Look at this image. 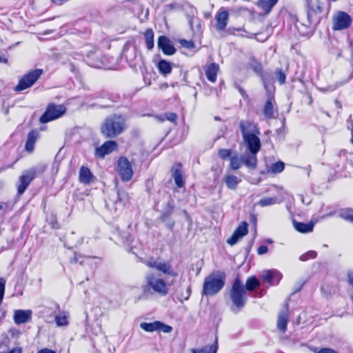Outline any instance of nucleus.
<instances>
[{"mask_svg":"<svg viewBox=\"0 0 353 353\" xmlns=\"http://www.w3.org/2000/svg\"><path fill=\"white\" fill-rule=\"evenodd\" d=\"M225 274L221 271H215L209 274L203 284V294L214 296L220 292L225 285Z\"/></svg>","mask_w":353,"mask_h":353,"instance_id":"nucleus-3","label":"nucleus"},{"mask_svg":"<svg viewBox=\"0 0 353 353\" xmlns=\"http://www.w3.org/2000/svg\"><path fill=\"white\" fill-rule=\"evenodd\" d=\"M190 293H191L190 286H188L187 288L185 294L181 295V301H183V300H185V301L188 300L190 296Z\"/></svg>","mask_w":353,"mask_h":353,"instance_id":"nucleus-51","label":"nucleus"},{"mask_svg":"<svg viewBox=\"0 0 353 353\" xmlns=\"http://www.w3.org/2000/svg\"><path fill=\"white\" fill-rule=\"evenodd\" d=\"M230 298L233 304L239 307H243L247 300L246 292L244 289L243 283L239 279H236L231 289Z\"/></svg>","mask_w":353,"mask_h":353,"instance_id":"nucleus-4","label":"nucleus"},{"mask_svg":"<svg viewBox=\"0 0 353 353\" xmlns=\"http://www.w3.org/2000/svg\"><path fill=\"white\" fill-rule=\"evenodd\" d=\"M273 101L274 98L271 96H269L264 106L263 114L268 119L272 118L274 116Z\"/></svg>","mask_w":353,"mask_h":353,"instance_id":"nucleus-29","label":"nucleus"},{"mask_svg":"<svg viewBox=\"0 0 353 353\" xmlns=\"http://www.w3.org/2000/svg\"><path fill=\"white\" fill-rule=\"evenodd\" d=\"M172 327L164 325L163 323H161V325L159 326V330L162 331L164 333H169L172 331Z\"/></svg>","mask_w":353,"mask_h":353,"instance_id":"nucleus-50","label":"nucleus"},{"mask_svg":"<svg viewBox=\"0 0 353 353\" xmlns=\"http://www.w3.org/2000/svg\"><path fill=\"white\" fill-rule=\"evenodd\" d=\"M157 118L161 121H163L167 119L171 122H174L177 119V114L173 112H168L164 116H158Z\"/></svg>","mask_w":353,"mask_h":353,"instance_id":"nucleus-42","label":"nucleus"},{"mask_svg":"<svg viewBox=\"0 0 353 353\" xmlns=\"http://www.w3.org/2000/svg\"><path fill=\"white\" fill-rule=\"evenodd\" d=\"M174 208V203L173 200L171 199L167 203V208L165 209V214L167 216L170 215L172 213Z\"/></svg>","mask_w":353,"mask_h":353,"instance_id":"nucleus-48","label":"nucleus"},{"mask_svg":"<svg viewBox=\"0 0 353 353\" xmlns=\"http://www.w3.org/2000/svg\"><path fill=\"white\" fill-rule=\"evenodd\" d=\"M278 0H259L258 6L261 8L265 13H268L277 3Z\"/></svg>","mask_w":353,"mask_h":353,"instance_id":"nucleus-30","label":"nucleus"},{"mask_svg":"<svg viewBox=\"0 0 353 353\" xmlns=\"http://www.w3.org/2000/svg\"><path fill=\"white\" fill-rule=\"evenodd\" d=\"M285 168V164L282 161H278L273 163L269 169V172L273 174L281 172Z\"/></svg>","mask_w":353,"mask_h":353,"instance_id":"nucleus-40","label":"nucleus"},{"mask_svg":"<svg viewBox=\"0 0 353 353\" xmlns=\"http://www.w3.org/2000/svg\"><path fill=\"white\" fill-rule=\"evenodd\" d=\"M7 208L8 210L10 209L8 203H1V202H0V210H5V209H7Z\"/></svg>","mask_w":353,"mask_h":353,"instance_id":"nucleus-57","label":"nucleus"},{"mask_svg":"<svg viewBox=\"0 0 353 353\" xmlns=\"http://www.w3.org/2000/svg\"><path fill=\"white\" fill-rule=\"evenodd\" d=\"M145 284L143 292L146 293H155L160 296H165L169 292L170 284L162 278L161 274L148 273L145 275Z\"/></svg>","mask_w":353,"mask_h":353,"instance_id":"nucleus-1","label":"nucleus"},{"mask_svg":"<svg viewBox=\"0 0 353 353\" xmlns=\"http://www.w3.org/2000/svg\"><path fill=\"white\" fill-rule=\"evenodd\" d=\"M332 28L334 30H342L348 28L352 23V17L346 12L337 11L332 17Z\"/></svg>","mask_w":353,"mask_h":353,"instance_id":"nucleus-10","label":"nucleus"},{"mask_svg":"<svg viewBox=\"0 0 353 353\" xmlns=\"http://www.w3.org/2000/svg\"><path fill=\"white\" fill-rule=\"evenodd\" d=\"M7 59L2 55L0 54V63H6Z\"/></svg>","mask_w":353,"mask_h":353,"instance_id":"nucleus-62","label":"nucleus"},{"mask_svg":"<svg viewBox=\"0 0 353 353\" xmlns=\"http://www.w3.org/2000/svg\"><path fill=\"white\" fill-rule=\"evenodd\" d=\"M190 26L192 31L200 33L201 32L202 23L201 21L197 18H192L189 21Z\"/></svg>","mask_w":353,"mask_h":353,"instance_id":"nucleus-38","label":"nucleus"},{"mask_svg":"<svg viewBox=\"0 0 353 353\" xmlns=\"http://www.w3.org/2000/svg\"><path fill=\"white\" fill-rule=\"evenodd\" d=\"M6 280L3 278H0V305L1 304L5 293Z\"/></svg>","mask_w":353,"mask_h":353,"instance_id":"nucleus-46","label":"nucleus"},{"mask_svg":"<svg viewBox=\"0 0 353 353\" xmlns=\"http://www.w3.org/2000/svg\"><path fill=\"white\" fill-rule=\"evenodd\" d=\"M128 201V195L125 192H118V199L117 201L121 202L123 204Z\"/></svg>","mask_w":353,"mask_h":353,"instance_id":"nucleus-47","label":"nucleus"},{"mask_svg":"<svg viewBox=\"0 0 353 353\" xmlns=\"http://www.w3.org/2000/svg\"><path fill=\"white\" fill-rule=\"evenodd\" d=\"M312 18L313 13L309 11L305 21H297L296 23V27L302 36H310L312 34L314 30V21Z\"/></svg>","mask_w":353,"mask_h":353,"instance_id":"nucleus-11","label":"nucleus"},{"mask_svg":"<svg viewBox=\"0 0 353 353\" xmlns=\"http://www.w3.org/2000/svg\"><path fill=\"white\" fill-rule=\"evenodd\" d=\"M239 128L243 138L254 134H260L259 128L257 125L250 121H241Z\"/></svg>","mask_w":353,"mask_h":353,"instance_id":"nucleus-12","label":"nucleus"},{"mask_svg":"<svg viewBox=\"0 0 353 353\" xmlns=\"http://www.w3.org/2000/svg\"><path fill=\"white\" fill-rule=\"evenodd\" d=\"M317 353H337V352L330 348H323V349L320 350Z\"/></svg>","mask_w":353,"mask_h":353,"instance_id":"nucleus-54","label":"nucleus"},{"mask_svg":"<svg viewBox=\"0 0 353 353\" xmlns=\"http://www.w3.org/2000/svg\"><path fill=\"white\" fill-rule=\"evenodd\" d=\"M66 112V107L63 105L50 103L45 112L41 115L39 121L46 123L62 117Z\"/></svg>","mask_w":353,"mask_h":353,"instance_id":"nucleus-5","label":"nucleus"},{"mask_svg":"<svg viewBox=\"0 0 353 353\" xmlns=\"http://www.w3.org/2000/svg\"><path fill=\"white\" fill-rule=\"evenodd\" d=\"M281 202V201L278 200L276 197H263L259 201V204L261 207H266Z\"/></svg>","mask_w":353,"mask_h":353,"instance_id":"nucleus-35","label":"nucleus"},{"mask_svg":"<svg viewBox=\"0 0 353 353\" xmlns=\"http://www.w3.org/2000/svg\"><path fill=\"white\" fill-rule=\"evenodd\" d=\"M52 1L55 4L61 5L63 2H65L68 0H52Z\"/></svg>","mask_w":353,"mask_h":353,"instance_id":"nucleus-61","label":"nucleus"},{"mask_svg":"<svg viewBox=\"0 0 353 353\" xmlns=\"http://www.w3.org/2000/svg\"><path fill=\"white\" fill-rule=\"evenodd\" d=\"M352 139H351V143L353 144V128L352 129Z\"/></svg>","mask_w":353,"mask_h":353,"instance_id":"nucleus-63","label":"nucleus"},{"mask_svg":"<svg viewBox=\"0 0 353 353\" xmlns=\"http://www.w3.org/2000/svg\"><path fill=\"white\" fill-rule=\"evenodd\" d=\"M37 172V169L36 168H31L22 172L17 183V194L19 195L24 193L30 183L36 177Z\"/></svg>","mask_w":353,"mask_h":353,"instance_id":"nucleus-7","label":"nucleus"},{"mask_svg":"<svg viewBox=\"0 0 353 353\" xmlns=\"http://www.w3.org/2000/svg\"><path fill=\"white\" fill-rule=\"evenodd\" d=\"M172 176L178 188H182L183 186L184 182L183 180V173L181 164L176 163L172 166Z\"/></svg>","mask_w":353,"mask_h":353,"instance_id":"nucleus-19","label":"nucleus"},{"mask_svg":"<svg viewBox=\"0 0 353 353\" xmlns=\"http://www.w3.org/2000/svg\"><path fill=\"white\" fill-rule=\"evenodd\" d=\"M236 88L238 89L239 93L241 94L243 98H244L245 99H248V95L247 94L245 90L243 88H241L239 85H236Z\"/></svg>","mask_w":353,"mask_h":353,"instance_id":"nucleus-52","label":"nucleus"},{"mask_svg":"<svg viewBox=\"0 0 353 353\" xmlns=\"http://www.w3.org/2000/svg\"><path fill=\"white\" fill-rule=\"evenodd\" d=\"M218 349L217 337L215 339L214 343L212 345H205L201 348L192 349V353H216Z\"/></svg>","mask_w":353,"mask_h":353,"instance_id":"nucleus-27","label":"nucleus"},{"mask_svg":"<svg viewBox=\"0 0 353 353\" xmlns=\"http://www.w3.org/2000/svg\"><path fill=\"white\" fill-rule=\"evenodd\" d=\"M259 281L256 277L249 278L246 281V289L252 291L259 285Z\"/></svg>","mask_w":353,"mask_h":353,"instance_id":"nucleus-41","label":"nucleus"},{"mask_svg":"<svg viewBox=\"0 0 353 353\" xmlns=\"http://www.w3.org/2000/svg\"><path fill=\"white\" fill-rule=\"evenodd\" d=\"M8 353H21V349L19 347H15L10 350Z\"/></svg>","mask_w":353,"mask_h":353,"instance_id":"nucleus-60","label":"nucleus"},{"mask_svg":"<svg viewBox=\"0 0 353 353\" xmlns=\"http://www.w3.org/2000/svg\"><path fill=\"white\" fill-rule=\"evenodd\" d=\"M348 283L353 287V271H349L347 273Z\"/></svg>","mask_w":353,"mask_h":353,"instance_id":"nucleus-55","label":"nucleus"},{"mask_svg":"<svg viewBox=\"0 0 353 353\" xmlns=\"http://www.w3.org/2000/svg\"><path fill=\"white\" fill-rule=\"evenodd\" d=\"M226 186L230 190H236L239 183V179L234 175H228L225 178Z\"/></svg>","mask_w":353,"mask_h":353,"instance_id":"nucleus-33","label":"nucleus"},{"mask_svg":"<svg viewBox=\"0 0 353 353\" xmlns=\"http://www.w3.org/2000/svg\"><path fill=\"white\" fill-rule=\"evenodd\" d=\"M93 179V175L88 168L82 166L79 171V181L85 184L90 183Z\"/></svg>","mask_w":353,"mask_h":353,"instance_id":"nucleus-25","label":"nucleus"},{"mask_svg":"<svg viewBox=\"0 0 353 353\" xmlns=\"http://www.w3.org/2000/svg\"><path fill=\"white\" fill-rule=\"evenodd\" d=\"M230 167L232 170H237L240 168L243 163L242 157L239 158L237 155H234L230 157Z\"/></svg>","mask_w":353,"mask_h":353,"instance_id":"nucleus-37","label":"nucleus"},{"mask_svg":"<svg viewBox=\"0 0 353 353\" xmlns=\"http://www.w3.org/2000/svg\"><path fill=\"white\" fill-rule=\"evenodd\" d=\"M117 172L121 179L124 182L130 181L134 175L132 163L127 157L119 158L117 163Z\"/></svg>","mask_w":353,"mask_h":353,"instance_id":"nucleus-6","label":"nucleus"},{"mask_svg":"<svg viewBox=\"0 0 353 353\" xmlns=\"http://www.w3.org/2000/svg\"><path fill=\"white\" fill-rule=\"evenodd\" d=\"M37 353H56L54 350L48 349V348H43L41 350H39Z\"/></svg>","mask_w":353,"mask_h":353,"instance_id":"nucleus-58","label":"nucleus"},{"mask_svg":"<svg viewBox=\"0 0 353 353\" xmlns=\"http://www.w3.org/2000/svg\"><path fill=\"white\" fill-rule=\"evenodd\" d=\"M275 74L276 75V78L279 81V82L281 84H283L285 82L286 75L282 71L281 69H276L275 71Z\"/></svg>","mask_w":353,"mask_h":353,"instance_id":"nucleus-43","label":"nucleus"},{"mask_svg":"<svg viewBox=\"0 0 353 353\" xmlns=\"http://www.w3.org/2000/svg\"><path fill=\"white\" fill-rule=\"evenodd\" d=\"M262 279L271 285H277L282 279V274L277 270H265L261 275Z\"/></svg>","mask_w":353,"mask_h":353,"instance_id":"nucleus-16","label":"nucleus"},{"mask_svg":"<svg viewBox=\"0 0 353 353\" xmlns=\"http://www.w3.org/2000/svg\"><path fill=\"white\" fill-rule=\"evenodd\" d=\"M157 46L165 55L171 56L176 52V48L172 41L165 36H160L158 38Z\"/></svg>","mask_w":353,"mask_h":353,"instance_id":"nucleus-13","label":"nucleus"},{"mask_svg":"<svg viewBox=\"0 0 353 353\" xmlns=\"http://www.w3.org/2000/svg\"><path fill=\"white\" fill-rule=\"evenodd\" d=\"M146 47L148 50L154 48V32L152 29H148L144 33Z\"/></svg>","mask_w":353,"mask_h":353,"instance_id":"nucleus-34","label":"nucleus"},{"mask_svg":"<svg viewBox=\"0 0 353 353\" xmlns=\"http://www.w3.org/2000/svg\"><path fill=\"white\" fill-rule=\"evenodd\" d=\"M339 216L347 221L353 223V212L350 209L341 210L339 213Z\"/></svg>","mask_w":353,"mask_h":353,"instance_id":"nucleus-39","label":"nucleus"},{"mask_svg":"<svg viewBox=\"0 0 353 353\" xmlns=\"http://www.w3.org/2000/svg\"><path fill=\"white\" fill-rule=\"evenodd\" d=\"M351 46L353 47V41L351 43Z\"/></svg>","mask_w":353,"mask_h":353,"instance_id":"nucleus-64","label":"nucleus"},{"mask_svg":"<svg viewBox=\"0 0 353 353\" xmlns=\"http://www.w3.org/2000/svg\"><path fill=\"white\" fill-rule=\"evenodd\" d=\"M316 252H314V251H310V252H307V253L301 255L300 256V259L303 261H307L310 259H314L316 257Z\"/></svg>","mask_w":353,"mask_h":353,"instance_id":"nucleus-44","label":"nucleus"},{"mask_svg":"<svg viewBox=\"0 0 353 353\" xmlns=\"http://www.w3.org/2000/svg\"><path fill=\"white\" fill-rule=\"evenodd\" d=\"M288 322V310L279 313L277 321V327L282 332H285Z\"/></svg>","mask_w":353,"mask_h":353,"instance_id":"nucleus-26","label":"nucleus"},{"mask_svg":"<svg viewBox=\"0 0 353 353\" xmlns=\"http://www.w3.org/2000/svg\"><path fill=\"white\" fill-rule=\"evenodd\" d=\"M229 20V13L225 8H221L215 15L216 28L219 31L225 30Z\"/></svg>","mask_w":353,"mask_h":353,"instance_id":"nucleus-15","label":"nucleus"},{"mask_svg":"<svg viewBox=\"0 0 353 353\" xmlns=\"http://www.w3.org/2000/svg\"><path fill=\"white\" fill-rule=\"evenodd\" d=\"M117 146L116 141H107L101 147L96 148L95 154L103 159L106 154H109L115 150Z\"/></svg>","mask_w":353,"mask_h":353,"instance_id":"nucleus-17","label":"nucleus"},{"mask_svg":"<svg viewBox=\"0 0 353 353\" xmlns=\"http://www.w3.org/2000/svg\"><path fill=\"white\" fill-rule=\"evenodd\" d=\"M268 251V248L267 246L265 245H261L258 250H257V252L259 254H265L267 253Z\"/></svg>","mask_w":353,"mask_h":353,"instance_id":"nucleus-53","label":"nucleus"},{"mask_svg":"<svg viewBox=\"0 0 353 353\" xmlns=\"http://www.w3.org/2000/svg\"><path fill=\"white\" fill-rule=\"evenodd\" d=\"M39 137L38 132L35 130L30 131L28 134V139L26 143V150L32 152L34 150V144Z\"/></svg>","mask_w":353,"mask_h":353,"instance_id":"nucleus-24","label":"nucleus"},{"mask_svg":"<svg viewBox=\"0 0 353 353\" xmlns=\"http://www.w3.org/2000/svg\"><path fill=\"white\" fill-rule=\"evenodd\" d=\"M248 234V224L246 222H242L239 227L234 231L232 235L228 239L227 243L230 245H235L240 239Z\"/></svg>","mask_w":353,"mask_h":353,"instance_id":"nucleus-14","label":"nucleus"},{"mask_svg":"<svg viewBox=\"0 0 353 353\" xmlns=\"http://www.w3.org/2000/svg\"><path fill=\"white\" fill-rule=\"evenodd\" d=\"M259 135L254 134L243 138L251 153H258L261 149V141L258 137Z\"/></svg>","mask_w":353,"mask_h":353,"instance_id":"nucleus-18","label":"nucleus"},{"mask_svg":"<svg viewBox=\"0 0 353 353\" xmlns=\"http://www.w3.org/2000/svg\"><path fill=\"white\" fill-rule=\"evenodd\" d=\"M41 69H36L25 74L15 88L16 91H22L30 88L42 74Z\"/></svg>","mask_w":353,"mask_h":353,"instance_id":"nucleus-9","label":"nucleus"},{"mask_svg":"<svg viewBox=\"0 0 353 353\" xmlns=\"http://www.w3.org/2000/svg\"><path fill=\"white\" fill-rule=\"evenodd\" d=\"M176 5L175 3H170V4L166 5L165 6V10L170 11V10L174 9V8H176Z\"/></svg>","mask_w":353,"mask_h":353,"instance_id":"nucleus-56","label":"nucleus"},{"mask_svg":"<svg viewBox=\"0 0 353 353\" xmlns=\"http://www.w3.org/2000/svg\"><path fill=\"white\" fill-rule=\"evenodd\" d=\"M160 325V321H154L152 323L143 322L140 324V327L146 332H152L159 330Z\"/></svg>","mask_w":353,"mask_h":353,"instance_id":"nucleus-32","label":"nucleus"},{"mask_svg":"<svg viewBox=\"0 0 353 353\" xmlns=\"http://www.w3.org/2000/svg\"><path fill=\"white\" fill-rule=\"evenodd\" d=\"M262 81H263V83L265 89L267 90L268 92H270L268 90V83L264 77H262Z\"/></svg>","mask_w":353,"mask_h":353,"instance_id":"nucleus-59","label":"nucleus"},{"mask_svg":"<svg viewBox=\"0 0 353 353\" xmlns=\"http://www.w3.org/2000/svg\"><path fill=\"white\" fill-rule=\"evenodd\" d=\"M157 68L159 72L164 74L167 75L172 72V65L171 63L165 60H160L157 64Z\"/></svg>","mask_w":353,"mask_h":353,"instance_id":"nucleus-31","label":"nucleus"},{"mask_svg":"<svg viewBox=\"0 0 353 353\" xmlns=\"http://www.w3.org/2000/svg\"><path fill=\"white\" fill-rule=\"evenodd\" d=\"M293 225L294 228L301 233H308L312 232L314 223L312 221L309 223H302L294 221Z\"/></svg>","mask_w":353,"mask_h":353,"instance_id":"nucleus-23","label":"nucleus"},{"mask_svg":"<svg viewBox=\"0 0 353 353\" xmlns=\"http://www.w3.org/2000/svg\"><path fill=\"white\" fill-rule=\"evenodd\" d=\"M257 153L245 154L242 156L243 164L248 168L255 169L257 165Z\"/></svg>","mask_w":353,"mask_h":353,"instance_id":"nucleus-22","label":"nucleus"},{"mask_svg":"<svg viewBox=\"0 0 353 353\" xmlns=\"http://www.w3.org/2000/svg\"><path fill=\"white\" fill-rule=\"evenodd\" d=\"M125 128V120L121 115L113 114L103 121L101 131L106 138H114L121 134Z\"/></svg>","mask_w":353,"mask_h":353,"instance_id":"nucleus-2","label":"nucleus"},{"mask_svg":"<svg viewBox=\"0 0 353 353\" xmlns=\"http://www.w3.org/2000/svg\"><path fill=\"white\" fill-rule=\"evenodd\" d=\"M180 43L183 47L188 49H192L194 48V43L192 41L182 39L181 40Z\"/></svg>","mask_w":353,"mask_h":353,"instance_id":"nucleus-49","label":"nucleus"},{"mask_svg":"<svg viewBox=\"0 0 353 353\" xmlns=\"http://www.w3.org/2000/svg\"><path fill=\"white\" fill-rule=\"evenodd\" d=\"M144 263L148 267L161 272L164 274L170 275L174 277L177 275L176 272L172 270V265L170 263L160 260L159 259L150 258L144 261Z\"/></svg>","mask_w":353,"mask_h":353,"instance_id":"nucleus-8","label":"nucleus"},{"mask_svg":"<svg viewBox=\"0 0 353 353\" xmlns=\"http://www.w3.org/2000/svg\"><path fill=\"white\" fill-rule=\"evenodd\" d=\"M249 67L252 68L256 74H261L262 72V66L260 62H259L256 59L252 57L249 60L248 63Z\"/></svg>","mask_w":353,"mask_h":353,"instance_id":"nucleus-36","label":"nucleus"},{"mask_svg":"<svg viewBox=\"0 0 353 353\" xmlns=\"http://www.w3.org/2000/svg\"><path fill=\"white\" fill-rule=\"evenodd\" d=\"M30 310H16L14 314V320L17 324H22L28 321L31 318Z\"/></svg>","mask_w":353,"mask_h":353,"instance_id":"nucleus-20","label":"nucleus"},{"mask_svg":"<svg viewBox=\"0 0 353 353\" xmlns=\"http://www.w3.org/2000/svg\"><path fill=\"white\" fill-rule=\"evenodd\" d=\"M219 70V66L218 64L213 63L207 65L205 68V75L207 79L214 83L216 80L217 73Z\"/></svg>","mask_w":353,"mask_h":353,"instance_id":"nucleus-21","label":"nucleus"},{"mask_svg":"<svg viewBox=\"0 0 353 353\" xmlns=\"http://www.w3.org/2000/svg\"><path fill=\"white\" fill-rule=\"evenodd\" d=\"M69 313L68 312H61L55 316L54 320L58 327L67 326L68 322Z\"/></svg>","mask_w":353,"mask_h":353,"instance_id":"nucleus-28","label":"nucleus"},{"mask_svg":"<svg viewBox=\"0 0 353 353\" xmlns=\"http://www.w3.org/2000/svg\"><path fill=\"white\" fill-rule=\"evenodd\" d=\"M231 150H227V149H220L219 150L218 154L220 158L222 159H225L230 157L231 155Z\"/></svg>","mask_w":353,"mask_h":353,"instance_id":"nucleus-45","label":"nucleus"}]
</instances>
